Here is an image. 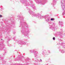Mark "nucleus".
Wrapping results in <instances>:
<instances>
[{"instance_id":"7ed1b4c3","label":"nucleus","mask_w":65,"mask_h":65,"mask_svg":"<svg viewBox=\"0 0 65 65\" xmlns=\"http://www.w3.org/2000/svg\"><path fill=\"white\" fill-rule=\"evenodd\" d=\"M0 18H1V17H2V15H0Z\"/></svg>"},{"instance_id":"f257e3e1","label":"nucleus","mask_w":65,"mask_h":65,"mask_svg":"<svg viewBox=\"0 0 65 65\" xmlns=\"http://www.w3.org/2000/svg\"><path fill=\"white\" fill-rule=\"evenodd\" d=\"M53 39L54 40H55V37H53Z\"/></svg>"},{"instance_id":"f03ea898","label":"nucleus","mask_w":65,"mask_h":65,"mask_svg":"<svg viewBox=\"0 0 65 65\" xmlns=\"http://www.w3.org/2000/svg\"><path fill=\"white\" fill-rule=\"evenodd\" d=\"M54 20V19H53V18H52V19H51V21H53V20Z\"/></svg>"},{"instance_id":"20e7f679","label":"nucleus","mask_w":65,"mask_h":65,"mask_svg":"<svg viewBox=\"0 0 65 65\" xmlns=\"http://www.w3.org/2000/svg\"><path fill=\"white\" fill-rule=\"evenodd\" d=\"M1 40H2V39H1Z\"/></svg>"}]
</instances>
